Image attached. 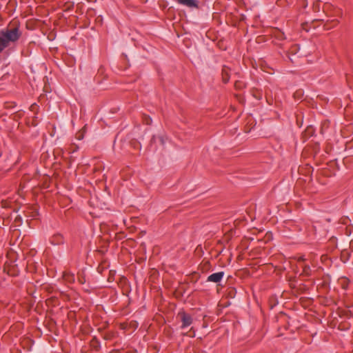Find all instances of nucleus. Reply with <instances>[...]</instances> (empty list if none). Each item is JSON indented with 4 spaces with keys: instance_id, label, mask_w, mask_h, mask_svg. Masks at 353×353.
<instances>
[{
    "instance_id": "nucleus-5",
    "label": "nucleus",
    "mask_w": 353,
    "mask_h": 353,
    "mask_svg": "<svg viewBox=\"0 0 353 353\" xmlns=\"http://www.w3.org/2000/svg\"><path fill=\"white\" fill-rule=\"evenodd\" d=\"M50 242L53 245H61L64 243V238L61 234H56L52 236Z\"/></svg>"
},
{
    "instance_id": "nucleus-3",
    "label": "nucleus",
    "mask_w": 353,
    "mask_h": 353,
    "mask_svg": "<svg viewBox=\"0 0 353 353\" xmlns=\"http://www.w3.org/2000/svg\"><path fill=\"white\" fill-rule=\"evenodd\" d=\"M176 2L190 8H197L199 7L198 1L196 0H176Z\"/></svg>"
},
{
    "instance_id": "nucleus-2",
    "label": "nucleus",
    "mask_w": 353,
    "mask_h": 353,
    "mask_svg": "<svg viewBox=\"0 0 353 353\" xmlns=\"http://www.w3.org/2000/svg\"><path fill=\"white\" fill-rule=\"evenodd\" d=\"M179 316H181V321L182 323L180 327L182 330L191 325L193 322L192 317L184 312H179Z\"/></svg>"
},
{
    "instance_id": "nucleus-8",
    "label": "nucleus",
    "mask_w": 353,
    "mask_h": 353,
    "mask_svg": "<svg viewBox=\"0 0 353 353\" xmlns=\"http://www.w3.org/2000/svg\"><path fill=\"white\" fill-rule=\"evenodd\" d=\"M39 110V106L35 103L32 104L30 107V110L31 112H34L35 114H37L38 113Z\"/></svg>"
},
{
    "instance_id": "nucleus-1",
    "label": "nucleus",
    "mask_w": 353,
    "mask_h": 353,
    "mask_svg": "<svg viewBox=\"0 0 353 353\" xmlns=\"http://www.w3.org/2000/svg\"><path fill=\"white\" fill-rule=\"evenodd\" d=\"M22 36L18 21H12L8 26L0 30V53L11 44H15Z\"/></svg>"
},
{
    "instance_id": "nucleus-9",
    "label": "nucleus",
    "mask_w": 353,
    "mask_h": 353,
    "mask_svg": "<svg viewBox=\"0 0 353 353\" xmlns=\"http://www.w3.org/2000/svg\"><path fill=\"white\" fill-rule=\"evenodd\" d=\"M77 136H78V137H77V138H78V139H79V140H80V139H82L83 138V133H82V132H79V134H77Z\"/></svg>"
},
{
    "instance_id": "nucleus-14",
    "label": "nucleus",
    "mask_w": 353,
    "mask_h": 353,
    "mask_svg": "<svg viewBox=\"0 0 353 353\" xmlns=\"http://www.w3.org/2000/svg\"><path fill=\"white\" fill-rule=\"evenodd\" d=\"M110 279V270L108 271V281Z\"/></svg>"
},
{
    "instance_id": "nucleus-17",
    "label": "nucleus",
    "mask_w": 353,
    "mask_h": 353,
    "mask_svg": "<svg viewBox=\"0 0 353 353\" xmlns=\"http://www.w3.org/2000/svg\"><path fill=\"white\" fill-rule=\"evenodd\" d=\"M118 352H119L118 351H116V352H115V353H118ZM112 353H114V351H113V350H112Z\"/></svg>"
},
{
    "instance_id": "nucleus-10",
    "label": "nucleus",
    "mask_w": 353,
    "mask_h": 353,
    "mask_svg": "<svg viewBox=\"0 0 353 353\" xmlns=\"http://www.w3.org/2000/svg\"><path fill=\"white\" fill-rule=\"evenodd\" d=\"M151 121H152V120H151V119H150V118H147V119H145V123H146L147 125H150V124L151 123Z\"/></svg>"
},
{
    "instance_id": "nucleus-16",
    "label": "nucleus",
    "mask_w": 353,
    "mask_h": 353,
    "mask_svg": "<svg viewBox=\"0 0 353 353\" xmlns=\"http://www.w3.org/2000/svg\"><path fill=\"white\" fill-rule=\"evenodd\" d=\"M350 312H351L352 316L353 317V310L351 311Z\"/></svg>"
},
{
    "instance_id": "nucleus-15",
    "label": "nucleus",
    "mask_w": 353,
    "mask_h": 353,
    "mask_svg": "<svg viewBox=\"0 0 353 353\" xmlns=\"http://www.w3.org/2000/svg\"><path fill=\"white\" fill-rule=\"evenodd\" d=\"M2 205H3V207H5V202L4 201H2Z\"/></svg>"
},
{
    "instance_id": "nucleus-7",
    "label": "nucleus",
    "mask_w": 353,
    "mask_h": 353,
    "mask_svg": "<svg viewBox=\"0 0 353 353\" xmlns=\"http://www.w3.org/2000/svg\"><path fill=\"white\" fill-rule=\"evenodd\" d=\"M303 274H304L305 276H310L311 274H312V270L310 267V265H303Z\"/></svg>"
},
{
    "instance_id": "nucleus-12",
    "label": "nucleus",
    "mask_w": 353,
    "mask_h": 353,
    "mask_svg": "<svg viewBox=\"0 0 353 353\" xmlns=\"http://www.w3.org/2000/svg\"><path fill=\"white\" fill-rule=\"evenodd\" d=\"M101 266L103 268H108L109 267V264L106 265L105 263H104V264L101 265Z\"/></svg>"
},
{
    "instance_id": "nucleus-13",
    "label": "nucleus",
    "mask_w": 353,
    "mask_h": 353,
    "mask_svg": "<svg viewBox=\"0 0 353 353\" xmlns=\"http://www.w3.org/2000/svg\"><path fill=\"white\" fill-rule=\"evenodd\" d=\"M304 260H305V259H304L303 256H301V257H299V262L303 261Z\"/></svg>"
},
{
    "instance_id": "nucleus-11",
    "label": "nucleus",
    "mask_w": 353,
    "mask_h": 353,
    "mask_svg": "<svg viewBox=\"0 0 353 353\" xmlns=\"http://www.w3.org/2000/svg\"><path fill=\"white\" fill-rule=\"evenodd\" d=\"M159 140H160L161 143L162 144H163V143H164L163 137H159Z\"/></svg>"
},
{
    "instance_id": "nucleus-6",
    "label": "nucleus",
    "mask_w": 353,
    "mask_h": 353,
    "mask_svg": "<svg viewBox=\"0 0 353 353\" xmlns=\"http://www.w3.org/2000/svg\"><path fill=\"white\" fill-rule=\"evenodd\" d=\"M222 77H223V81L226 83L228 82L230 79V76L228 74V68L224 67L222 70Z\"/></svg>"
},
{
    "instance_id": "nucleus-4",
    "label": "nucleus",
    "mask_w": 353,
    "mask_h": 353,
    "mask_svg": "<svg viewBox=\"0 0 353 353\" xmlns=\"http://www.w3.org/2000/svg\"><path fill=\"white\" fill-rule=\"evenodd\" d=\"M224 276L223 272H219L216 273H213L208 276L207 281L210 282L218 283L221 281Z\"/></svg>"
}]
</instances>
